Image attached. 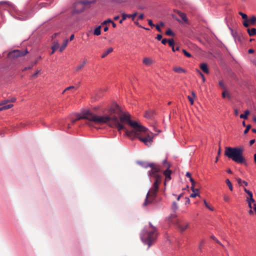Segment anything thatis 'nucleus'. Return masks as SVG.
<instances>
[{"label": "nucleus", "mask_w": 256, "mask_h": 256, "mask_svg": "<svg viewBox=\"0 0 256 256\" xmlns=\"http://www.w3.org/2000/svg\"><path fill=\"white\" fill-rule=\"evenodd\" d=\"M108 112V115L98 116L88 110L84 112L82 116L72 120V123L74 124L76 120L86 119L88 120L86 124L90 126L107 124L112 128H116L119 132L124 130L132 140L138 138L146 146L152 144V138L147 133V128L136 122L132 121L130 114L122 112L118 105L114 104Z\"/></svg>", "instance_id": "f257e3e1"}, {"label": "nucleus", "mask_w": 256, "mask_h": 256, "mask_svg": "<svg viewBox=\"0 0 256 256\" xmlns=\"http://www.w3.org/2000/svg\"><path fill=\"white\" fill-rule=\"evenodd\" d=\"M143 166L147 168L150 167L152 170L150 172V174L151 176L155 178L156 180L152 184L150 191L148 192L144 202L143 204L144 206H146L148 204L152 203L157 196V192L158 190V185L161 182L162 175L160 174L158 172L160 168L156 164L150 163L148 164H144Z\"/></svg>", "instance_id": "f03ea898"}, {"label": "nucleus", "mask_w": 256, "mask_h": 256, "mask_svg": "<svg viewBox=\"0 0 256 256\" xmlns=\"http://www.w3.org/2000/svg\"><path fill=\"white\" fill-rule=\"evenodd\" d=\"M244 148L242 147H226L224 155L238 164H244L246 166V160L243 156Z\"/></svg>", "instance_id": "7ed1b4c3"}, {"label": "nucleus", "mask_w": 256, "mask_h": 256, "mask_svg": "<svg viewBox=\"0 0 256 256\" xmlns=\"http://www.w3.org/2000/svg\"><path fill=\"white\" fill-rule=\"evenodd\" d=\"M157 235L156 228L150 222L149 226L143 230L141 234V239L150 247L155 242Z\"/></svg>", "instance_id": "20e7f679"}, {"label": "nucleus", "mask_w": 256, "mask_h": 256, "mask_svg": "<svg viewBox=\"0 0 256 256\" xmlns=\"http://www.w3.org/2000/svg\"><path fill=\"white\" fill-rule=\"evenodd\" d=\"M92 3L91 1L83 0L78 2L74 4V12L76 13L82 12L85 8L88 7L90 4Z\"/></svg>", "instance_id": "39448f33"}, {"label": "nucleus", "mask_w": 256, "mask_h": 256, "mask_svg": "<svg viewBox=\"0 0 256 256\" xmlns=\"http://www.w3.org/2000/svg\"><path fill=\"white\" fill-rule=\"evenodd\" d=\"M28 50H14L12 52L9 53V56L12 58H18L19 57H22L24 56L26 54H28Z\"/></svg>", "instance_id": "423d86ee"}, {"label": "nucleus", "mask_w": 256, "mask_h": 256, "mask_svg": "<svg viewBox=\"0 0 256 256\" xmlns=\"http://www.w3.org/2000/svg\"><path fill=\"white\" fill-rule=\"evenodd\" d=\"M170 166L168 165V168L164 172V175L165 176V182L166 181H169L171 179L170 175L172 171L169 169Z\"/></svg>", "instance_id": "0eeeda50"}, {"label": "nucleus", "mask_w": 256, "mask_h": 256, "mask_svg": "<svg viewBox=\"0 0 256 256\" xmlns=\"http://www.w3.org/2000/svg\"><path fill=\"white\" fill-rule=\"evenodd\" d=\"M137 14H138L136 12L132 14H126L124 13H122V20H125L127 18H132V20H134V18L136 16Z\"/></svg>", "instance_id": "6e6552de"}, {"label": "nucleus", "mask_w": 256, "mask_h": 256, "mask_svg": "<svg viewBox=\"0 0 256 256\" xmlns=\"http://www.w3.org/2000/svg\"><path fill=\"white\" fill-rule=\"evenodd\" d=\"M10 2L6 1L0 2V10H6L10 6Z\"/></svg>", "instance_id": "1a4fd4ad"}, {"label": "nucleus", "mask_w": 256, "mask_h": 256, "mask_svg": "<svg viewBox=\"0 0 256 256\" xmlns=\"http://www.w3.org/2000/svg\"><path fill=\"white\" fill-rule=\"evenodd\" d=\"M188 223H184V224H178V227L180 230V231H184L188 226Z\"/></svg>", "instance_id": "9d476101"}, {"label": "nucleus", "mask_w": 256, "mask_h": 256, "mask_svg": "<svg viewBox=\"0 0 256 256\" xmlns=\"http://www.w3.org/2000/svg\"><path fill=\"white\" fill-rule=\"evenodd\" d=\"M200 69L206 74H208L209 70L206 63H202L200 65Z\"/></svg>", "instance_id": "9b49d317"}, {"label": "nucleus", "mask_w": 256, "mask_h": 256, "mask_svg": "<svg viewBox=\"0 0 256 256\" xmlns=\"http://www.w3.org/2000/svg\"><path fill=\"white\" fill-rule=\"evenodd\" d=\"M247 32L250 36L256 35V28H248Z\"/></svg>", "instance_id": "f8f14e48"}, {"label": "nucleus", "mask_w": 256, "mask_h": 256, "mask_svg": "<svg viewBox=\"0 0 256 256\" xmlns=\"http://www.w3.org/2000/svg\"><path fill=\"white\" fill-rule=\"evenodd\" d=\"M178 15L180 16L182 18V20L186 22H188V18H186V16L185 14L182 12H180V11H178Z\"/></svg>", "instance_id": "ddd939ff"}, {"label": "nucleus", "mask_w": 256, "mask_h": 256, "mask_svg": "<svg viewBox=\"0 0 256 256\" xmlns=\"http://www.w3.org/2000/svg\"><path fill=\"white\" fill-rule=\"evenodd\" d=\"M87 63V60H84L82 63L76 68V71L78 72L82 69Z\"/></svg>", "instance_id": "4468645a"}, {"label": "nucleus", "mask_w": 256, "mask_h": 256, "mask_svg": "<svg viewBox=\"0 0 256 256\" xmlns=\"http://www.w3.org/2000/svg\"><path fill=\"white\" fill-rule=\"evenodd\" d=\"M142 62L144 64L150 66L152 63V60L150 58H144Z\"/></svg>", "instance_id": "2eb2a0df"}, {"label": "nucleus", "mask_w": 256, "mask_h": 256, "mask_svg": "<svg viewBox=\"0 0 256 256\" xmlns=\"http://www.w3.org/2000/svg\"><path fill=\"white\" fill-rule=\"evenodd\" d=\"M0 106L1 107L0 108V111H2L12 108L14 106V105L12 104H9Z\"/></svg>", "instance_id": "dca6fc26"}, {"label": "nucleus", "mask_w": 256, "mask_h": 256, "mask_svg": "<svg viewBox=\"0 0 256 256\" xmlns=\"http://www.w3.org/2000/svg\"><path fill=\"white\" fill-rule=\"evenodd\" d=\"M190 181L192 182L191 190L192 192H198V188H194L196 184L194 180L192 178H190Z\"/></svg>", "instance_id": "f3484780"}, {"label": "nucleus", "mask_w": 256, "mask_h": 256, "mask_svg": "<svg viewBox=\"0 0 256 256\" xmlns=\"http://www.w3.org/2000/svg\"><path fill=\"white\" fill-rule=\"evenodd\" d=\"M173 70L174 72L176 73H182L186 72V70L181 67H174L173 68Z\"/></svg>", "instance_id": "a211bd4d"}, {"label": "nucleus", "mask_w": 256, "mask_h": 256, "mask_svg": "<svg viewBox=\"0 0 256 256\" xmlns=\"http://www.w3.org/2000/svg\"><path fill=\"white\" fill-rule=\"evenodd\" d=\"M113 51V48H109L106 52H104V54L102 55V58H105L106 56H108L109 54L112 52Z\"/></svg>", "instance_id": "6ab92c4d"}, {"label": "nucleus", "mask_w": 256, "mask_h": 256, "mask_svg": "<svg viewBox=\"0 0 256 256\" xmlns=\"http://www.w3.org/2000/svg\"><path fill=\"white\" fill-rule=\"evenodd\" d=\"M68 42V40H64L62 44V46L60 48V52H62L65 49V48L67 46Z\"/></svg>", "instance_id": "aec40b11"}, {"label": "nucleus", "mask_w": 256, "mask_h": 256, "mask_svg": "<svg viewBox=\"0 0 256 256\" xmlns=\"http://www.w3.org/2000/svg\"><path fill=\"white\" fill-rule=\"evenodd\" d=\"M101 34V26H100L96 28L94 32V34L96 36H99Z\"/></svg>", "instance_id": "412c9836"}, {"label": "nucleus", "mask_w": 256, "mask_h": 256, "mask_svg": "<svg viewBox=\"0 0 256 256\" xmlns=\"http://www.w3.org/2000/svg\"><path fill=\"white\" fill-rule=\"evenodd\" d=\"M59 44L58 42H54V45L52 46V54H54V52L58 48Z\"/></svg>", "instance_id": "4be33fe9"}, {"label": "nucleus", "mask_w": 256, "mask_h": 256, "mask_svg": "<svg viewBox=\"0 0 256 256\" xmlns=\"http://www.w3.org/2000/svg\"><path fill=\"white\" fill-rule=\"evenodd\" d=\"M154 114V112L152 111H148L146 112L144 116L148 118H151Z\"/></svg>", "instance_id": "5701e85b"}, {"label": "nucleus", "mask_w": 256, "mask_h": 256, "mask_svg": "<svg viewBox=\"0 0 256 256\" xmlns=\"http://www.w3.org/2000/svg\"><path fill=\"white\" fill-rule=\"evenodd\" d=\"M168 43L169 46L172 47V51L175 52L174 47V40L173 39H169L168 40Z\"/></svg>", "instance_id": "b1692460"}, {"label": "nucleus", "mask_w": 256, "mask_h": 256, "mask_svg": "<svg viewBox=\"0 0 256 256\" xmlns=\"http://www.w3.org/2000/svg\"><path fill=\"white\" fill-rule=\"evenodd\" d=\"M250 112L248 110H246L244 112V114H241L240 115V118H241L244 119H247L248 118V116Z\"/></svg>", "instance_id": "393cba45"}, {"label": "nucleus", "mask_w": 256, "mask_h": 256, "mask_svg": "<svg viewBox=\"0 0 256 256\" xmlns=\"http://www.w3.org/2000/svg\"><path fill=\"white\" fill-rule=\"evenodd\" d=\"M248 20L250 25H254L256 22V16H252Z\"/></svg>", "instance_id": "a878e982"}, {"label": "nucleus", "mask_w": 256, "mask_h": 256, "mask_svg": "<svg viewBox=\"0 0 256 256\" xmlns=\"http://www.w3.org/2000/svg\"><path fill=\"white\" fill-rule=\"evenodd\" d=\"M226 184L228 185V186L230 190L232 191L233 190V186H232V182H230V181L228 179H226Z\"/></svg>", "instance_id": "bb28decb"}, {"label": "nucleus", "mask_w": 256, "mask_h": 256, "mask_svg": "<svg viewBox=\"0 0 256 256\" xmlns=\"http://www.w3.org/2000/svg\"><path fill=\"white\" fill-rule=\"evenodd\" d=\"M172 208L174 212H175L177 210V209L178 208V206L177 204L176 203V202H173L172 206Z\"/></svg>", "instance_id": "cd10ccee"}, {"label": "nucleus", "mask_w": 256, "mask_h": 256, "mask_svg": "<svg viewBox=\"0 0 256 256\" xmlns=\"http://www.w3.org/2000/svg\"><path fill=\"white\" fill-rule=\"evenodd\" d=\"M243 25L244 27H246V28H248V27L250 26V22H249V21L248 20V18L246 19V20H244V22H243Z\"/></svg>", "instance_id": "c85d7f7f"}, {"label": "nucleus", "mask_w": 256, "mask_h": 256, "mask_svg": "<svg viewBox=\"0 0 256 256\" xmlns=\"http://www.w3.org/2000/svg\"><path fill=\"white\" fill-rule=\"evenodd\" d=\"M166 34L168 36H174V34L173 32L170 29H168L166 32Z\"/></svg>", "instance_id": "c756f323"}, {"label": "nucleus", "mask_w": 256, "mask_h": 256, "mask_svg": "<svg viewBox=\"0 0 256 256\" xmlns=\"http://www.w3.org/2000/svg\"><path fill=\"white\" fill-rule=\"evenodd\" d=\"M244 191L248 195V196H249L248 198H252V193L251 192L248 190L246 188H244Z\"/></svg>", "instance_id": "7c9ffc66"}, {"label": "nucleus", "mask_w": 256, "mask_h": 256, "mask_svg": "<svg viewBox=\"0 0 256 256\" xmlns=\"http://www.w3.org/2000/svg\"><path fill=\"white\" fill-rule=\"evenodd\" d=\"M238 14L242 16V18L244 20H246V19L248 18V16L246 14H244V13L242 12H239Z\"/></svg>", "instance_id": "2f4dec72"}, {"label": "nucleus", "mask_w": 256, "mask_h": 256, "mask_svg": "<svg viewBox=\"0 0 256 256\" xmlns=\"http://www.w3.org/2000/svg\"><path fill=\"white\" fill-rule=\"evenodd\" d=\"M182 52L188 58H190L192 56V55L190 53L188 52L187 51H186L185 50H182Z\"/></svg>", "instance_id": "473e14b6"}, {"label": "nucleus", "mask_w": 256, "mask_h": 256, "mask_svg": "<svg viewBox=\"0 0 256 256\" xmlns=\"http://www.w3.org/2000/svg\"><path fill=\"white\" fill-rule=\"evenodd\" d=\"M204 204L205 205V206L208 208L209 210H214V209L211 208L209 205L207 203V202H206V200H204Z\"/></svg>", "instance_id": "72a5a7b5"}, {"label": "nucleus", "mask_w": 256, "mask_h": 256, "mask_svg": "<svg viewBox=\"0 0 256 256\" xmlns=\"http://www.w3.org/2000/svg\"><path fill=\"white\" fill-rule=\"evenodd\" d=\"M223 199L226 202H228L230 198L228 196L224 194L223 196Z\"/></svg>", "instance_id": "f704fd0d"}, {"label": "nucleus", "mask_w": 256, "mask_h": 256, "mask_svg": "<svg viewBox=\"0 0 256 256\" xmlns=\"http://www.w3.org/2000/svg\"><path fill=\"white\" fill-rule=\"evenodd\" d=\"M8 102H8V100H3L2 101L0 102V106H3V105H5L6 104H8Z\"/></svg>", "instance_id": "c9c22d12"}, {"label": "nucleus", "mask_w": 256, "mask_h": 256, "mask_svg": "<svg viewBox=\"0 0 256 256\" xmlns=\"http://www.w3.org/2000/svg\"><path fill=\"white\" fill-rule=\"evenodd\" d=\"M251 128V126L250 124H248V125L246 126V128L245 129V130H244V134H246V133L248 132V130H250V128Z\"/></svg>", "instance_id": "e433bc0d"}, {"label": "nucleus", "mask_w": 256, "mask_h": 256, "mask_svg": "<svg viewBox=\"0 0 256 256\" xmlns=\"http://www.w3.org/2000/svg\"><path fill=\"white\" fill-rule=\"evenodd\" d=\"M196 192H193L192 194H190V198H195L196 196H200V195L198 194V193H196Z\"/></svg>", "instance_id": "4c0bfd02"}, {"label": "nucleus", "mask_w": 256, "mask_h": 256, "mask_svg": "<svg viewBox=\"0 0 256 256\" xmlns=\"http://www.w3.org/2000/svg\"><path fill=\"white\" fill-rule=\"evenodd\" d=\"M74 86H68V87H67L63 92L62 94H64L65 92L67 91V90H72V89H74Z\"/></svg>", "instance_id": "58836bf2"}, {"label": "nucleus", "mask_w": 256, "mask_h": 256, "mask_svg": "<svg viewBox=\"0 0 256 256\" xmlns=\"http://www.w3.org/2000/svg\"><path fill=\"white\" fill-rule=\"evenodd\" d=\"M246 200H247L248 202H250L251 204L252 202H254V200L253 198H247Z\"/></svg>", "instance_id": "ea45409f"}, {"label": "nucleus", "mask_w": 256, "mask_h": 256, "mask_svg": "<svg viewBox=\"0 0 256 256\" xmlns=\"http://www.w3.org/2000/svg\"><path fill=\"white\" fill-rule=\"evenodd\" d=\"M111 22H112V21L110 20H108L103 22L102 23V25L103 26L104 24H107L110 23Z\"/></svg>", "instance_id": "a19ab883"}, {"label": "nucleus", "mask_w": 256, "mask_h": 256, "mask_svg": "<svg viewBox=\"0 0 256 256\" xmlns=\"http://www.w3.org/2000/svg\"><path fill=\"white\" fill-rule=\"evenodd\" d=\"M148 24L152 27H154L155 25L152 23V21L151 20H148Z\"/></svg>", "instance_id": "79ce46f5"}, {"label": "nucleus", "mask_w": 256, "mask_h": 256, "mask_svg": "<svg viewBox=\"0 0 256 256\" xmlns=\"http://www.w3.org/2000/svg\"><path fill=\"white\" fill-rule=\"evenodd\" d=\"M188 98L189 101L190 102V104L192 105L194 104V100H193L192 98L190 96H188Z\"/></svg>", "instance_id": "37998d69"}, {"label": "nucleus", "mask_w": 256, "mask_h": 256, "mask_svg": "<svg viewBox=\"0 0 256 256\" xmlns=\"http://www.w3.org/2000/svg\"><path fill=\"white\" fill-rule=\"evenodd\" d=\"M157 30L160 32H162V29L160 28V26L158 24L155 25L154 26Z\"/></svg>", "instance_id": "c03bdc74"}, {"label": "nucleus", "mask_w": 256, "mask_h": 256, "mask_svg": "<svg viewBox=\"0 0 256 256\" xmlns=\"http://www.w3.org/2000/svg\"><path fill=\"white\" fill-rule=\"evenodd\" d=\"M219 85L222 88H224V84L222 81L219 82Z\"/></svg>", "instance_id": "a18cd8bd"}, {"label": "nucleus", "mask_w": 256, "mask_h": 256, "mask_svg": "<svg viewBox=\"0 0 256 256\" xmlns=\"http://www.w3.org/2000/svg\"><path fill=\"white\" fill-rule=\"evenodd\" d=\"M198 73L200 74L201 76L202 80H203V81L204 82L205 81V78H204V74L199 70H198Z\"/></svg>", "instance_id": "49530a36"}, {"label": "nucleus", "mask_w": 256, "mask_h": 256, "mask_svg": "<svg viewBox=\"0 0 256 256\" xmlns=\"http://www.w3.org/2000/svg\"><path fill=\"white\" fill-rule=\"evenodd\" d=\"M167 42H168V40L166 38H164L162 40V43L164 44H166Z\"/></svg>", "instance_id": "de8ad7c7"}, {"label": "nucleus", "mask_w": 256, "mask_h": 256, "mask_svg": "<svg viewBox=\"0 0 256 256\" xmlns=\"http://www.w3.org/2000/svg\"><path fill=\"white\" fill-rule=\"evenodd\" d=\"M156 38L158 40H160L162 38V36L161 34H158L157 35V36L156 37Z\"/></svg>", "instance_id": "09e8293b"}, {"label": "nucleus", "mask_w": 256, "mask_h": 256, "mask_svg": "<svg viewBox=\"0 0 256 256\" xmlns=\"http://www.w3.org/2000/svg\"><path fill=\"white\" fill-rule=\"evenodd\" d=\"M186 176L190 178H190H192L191 176V174L189 172H187L186 173Z\"/></svg>", "instance_id": "8fccbe9b"}, {"label": "nucleus", "mask_w": 256, "mask_h": 256, "mask_svg": "<svg viewBox=\"0 0 256 256\" xmlns=\"http://www.w3.org/2000/svg\"><path fill=\"white\" fill-rule=\"evenodd\" d=\"M16 98H12L11 99H8L9 102H16Z\"/></svg>", "instance_id": "3c124183"}, {"label": "nucleus", "mask_w": 256, "mask_h": 256, "mask_svg": "<svg viewBox=\"0 0 256 256\" xmlns=\"http://www.w3.org/2000/svg\"><path fill=\"white\" fill-rule=\"evenodd\" d=\"M237 182H238V183L240 184V185H241L242 184V180L240 178H237Z\"/></svg>", "instance_id": "603ef678"}, {"label": "nucleus", "mask_w": 256, "mask_h": 256, "mask_svg": "<svg viewBox=\"0 0 256 256\" xmlns=\"http://www.w3.org/2000/svg\"><path fill=\"white\" fill-rule=\"evenodd\" d=\"M186 202H185L186 204H189L190 202V200L189 198H186Z\"/></svg>", "instance_id": "864d4df0"}, {"label": "nucleus", "mask_w": 256, "mask_h": 256, "mask_svg": "<svg viewBox=\"0 0 256 256\" xmlns=\"http://www.w3.org/2000/svg\"><path fill=\"white\" fill-rule=\"evenodd\" d=\"M144 18V14H140L139 16H138V19L139 20H142Z\"/></svg>", "instance_id": "5fc2aeb1"}, {"label": "nucleus", "mask_w": 256, "mask_h": 256, "mask_svg": "<svg viewBox=\"0 0 256 256\" xmlns=\"http://www.w3.org/2000/svg\"><path fill=\"white\" fill-rule=\"evenodd\" d=\"M255 142V140L253 139L250 141V146L252 145Z\"/></svg>", "instance_id": "6e6d98bb"}, {"label": "nucleus", "mask_w": 256, "mask_h": 256, "mask_svg": "<svg viewBox=\"0 0 256 256\" xmlns=\"http://www.w3.org/2000/svg\"><path fill=\"white\" fill-rule=\"evenodd\" d=\"M248 52L249 54H252V53H254V50L253 49H250V50H248Z\"/></svg>", "instance_id": "4d7b16f0"}, {"label": "nucleus", "mask_w": 256, "mask_h": 256, "mask_svg": "<svg viewBox=\"0 0 256 256\" xmlns=\"http://www.w3.org/2000/svg\"><path fill=\"white\" fill-rule=\"evenodd\" d=\"M74 34H72L70 38V41L72 40L74 38Z\"/></svg>", "instance_id": "13d9d810"}, {"label": "nucleus", "mask_w": 256, "mask_h": 256, "mask_svg": "<svg viewBox=\"0 0 256 256\" xmlns=\"http://www.w3.org/2000/svg\"><path fill=\"white\" fill-rule=\"evenodd\" d=\"M32 66H33V65L32 64L30 66H29L28 67L25 68L24 70H28V69H30V68H32Z\"/></svg>", "instance_id": "bf43d9fd"}, {"label": "nucleus", "mask_w": 256, "mask_h": 256, "mask_svg": "<svg viewBox=\"0 0 256 256\" xmlns=\"http://www.w3.org/2000/svg\"><path fill=\"white\" fill-rule=\"evenodd\" d=\"M38 72H39V71L36 72V73H34V74H32V76L34 78L36 77L37 76L38 74Z\"/></svg>", "instance_id": "052dcab7"}, {"label": "nucleus", "mask_w": 256, "mask_h": 256, "mask_svg": "<svg viewBox=\"0 0 256 256\" xmlns=\"http://www.w3.org/2000/svg\"><path fill=\"white\" fill-rule=\"evenodd\" d=\"M252 208H253L254 211L255 212V213H256V204H254V206H253Z\"/></svg>", "instance_id": "680f3d73"}, {"label": "nucleus", "mask_w": 256, "mask_h": 256, "mask_svg": "<svg viewBox=\"0 0 256 256\" xmlns=\"http://www.w3.org/2000/svg\"><path fill=\"white\" fill-rule=\"evenodd\" d=\"M226 92H223L222 93V97L223 98H225L226 97Z\"/></svg>", "instance_id": "e2e57ef3"}, {"label": "nucleus", "mask_w": 256, "mask_h": 256, "mask_svg": "<svg viewBox=\"0 0 256 256\" xmlns=\"http://www.w3.org/2000/svg\"><path fill=\"white\" fill-rule=\"evenodd\" d=\"M108 30V26H106L104 28V32H107Z\"/></svg>", "instance_id": "0e129e2a"}, {"label": "nucleus", "mask_w": 256, "mask_h": 256, "mask_svg": "<svg viewBox=\"0 0 256 256\" xmlns=\"http://www.w3.org/2000/svg\"><path fill=\"white\" fill-rule=\"evenodd\" d=\"M248 207L252 209V204L250 202H248Z\"/></svg>", "instance_id": "69168bd1"}, {"label": "nucleus", "mask_w": 256, "mask_h": 256, "mask_svg": "<svg viewBox=\"0 0 256 256\" xmlns=\"http://www.w3.org/2000/svg\"><path fill=\"white\" fill-rule=\"evenodd\" d=\"M110 23L112 24V26L114 28H116V24L114 22L112 21Z\"/></svg>", "instance_id": "338daca9"}, {"label": "nucleus", "mask_w": 256, "mask_h": 256, "mask_svg": "<svg viewBox=\"0 0 256 256\" xmlns=\"http://www.w3.org/2000/svg\"><path fill=\"white\" fill-rule=\"evenodd\" d=\"M254 161L256 163V154H254Z\"/></svg>", "instance_id": "774afa93"}]
</instances>
